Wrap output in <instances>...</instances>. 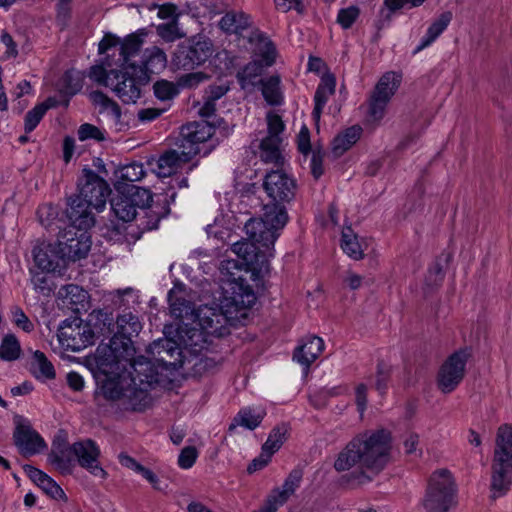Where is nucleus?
Returning <instances> with one entry per match:
<instances>
[{
  "mask_svg": "<svg viewBox=\"0 0 512 512\" xmlns=\"http://www.w3.org/2000/svg\"><path fill=\"white\" fill-rule=\"evenodd\" d=\"M401 84V76L387 72L381 76L368 99V116L379 122L383 119L386 108Z\"/></svg>",
  "mask_w": 512,
  "mask_h": 512,
  "instance_id": "11",
  "label": "nucleus"
},
{
  "mask_svg": "<svg viewBox=\"0 0 512 512\" xmlns=\"http://www.w3.org/2000/svg\"><path fill=\"white\" fill-rule=\"evenodd\" d=\"M493 460L512 462V426L501 425L497 430Z\"/></svg>",
  "mask_w": 512,
  "mask_h": 512,
  "instance_id": "26",
  "label": "nucleus"
},
{
  "mask_svg": "<svg viewBox=\"0 0 512 512\" xmlns=\"http://www.w3.org/2000/svg\"><path fill=\"white\" fill-rule=\"evenodd\" d=\"M55 105V101L52 98L47 99L44 103L36 105L33 109L27 112L25 115V131L31 132L33 131L47 110Z\"/></svg>",
  "mask_w": 512,
  "mask_h": 512,
  "instance_id": "43",
  "label": "nucleus"
},
{
  "mask_svg": "<svg viewBox=\"0 0 512 512\" xmlns=\"http://www.w3.org/2000/svg\"><path fill=\"white\" fill-rule=\"evenodd\" d=\"M78 139L80 141L95 140L101 142L105 140V133L97 126L90 123H84L78 128Z\"/></svg>",
  "mask_w": 512,
  "mask_h": 512,
  "instance_id": "51",
  "label": "nucleus"
},
{
  "mask_svg": "<svg viewBox=\"0 0 512 512\" xmlns=\"http://www.w3.org/2000/svg\"><path fill=\"white\" fill-rule=\"evenodd\" d=\"M453 18L452 12H443L436 20H434L427 29L426 35L421 39L420 44L416 47L413 54H417L424 48L431 45L448 27Z\"/></svg>",
  "mask_w": 512,
  "mask_h": 512,
  "instance_id": "27",
  "label": "nucleus"
},
{
  "mask_svg": "<svg viewBox=\"0 0 512 512\" xmlns=\"http://www.w3.org/2000/svg\"><path fill=\"white\" fill-rule=\"evenodd\" d=\"M30 371L37 379H54L55 369L45 354L39 350L35 351L30 363Z\"/></svg>",
  "mask_w": 512,
  "mask_h": 512,
  "instance_id": "38",
  "label": "nucleus"
},
{
  "mask_svg": "<svg viewBox=\"0 0 512 512\" xmlns=\"http://www.w3.org/2000/svg\"><path fill=\"white\" fill-rule=\"evenodd\" d=\"M306 0H274L276 9L280 12L287 13L290 10H295L297 13H304Z\"/></svg>",
  "mask_w": 512,
  "mask_h": 512,
  "instance_id": "57",
  "label": "nucleus"
},
{
  "mask_svg": "<svg viewBox=\"0 0 512 512\" xmlns=\"http://www.w3.org/2000/svg\"><path fill=\"white\" fill-rule=\"evenodd\" d=\"M21 353L20 343L17 338L12 335H6L0 345V358L5 361H14L19 358Z\"/></svg>",
  "mask_w": 512,
  "mask_h": 512,
  "instance_id": "46",
  "label": "nucleus"
},
{
  "mask_svg": "<svg viewBox=\"0 0 512 512\" xmlns=\"http://www.w3.org/2000/svg\"><path fill=\"white\" fill-rule=\"evenodd\" d=\"M232 280L235 281L232 297L235 305L242 308L252 307L256 301V296L252 287L247 283H244V280L241 277H238L237 279L233 277Z\"/></svg>",
  "mask_w": 512,
  "mask_h": 512,
  "instance_id": "39",
  "label": "nucleus"
},
{
  "mask_svg": "<svg viewBox=\"0 0 512 512\" xmlns=\"http://www.w3.org/2000/svg\"><path fill=\"white\" fill-rule=\"evenodd\" d=\"M490 489L493 498L505 495L512 484V462L492 461Z\"/></svg>",
  "mask_w": 512,
  "mask_h": 512,
  "instance_id": "21",
  "label": "nucleus"
},
{
  "mask_svg": "<svg viewBox=\"0 0 512 512\" xmlns=\"http://www.w3.org/2000/svg\"><path fill=\"white\" fill-rule=\"evenodd\" d=\"M72 453L76 456L78 464L86 469L93 476L106 479L107 472L101 467L99 462L100 449L97 444L91 440L75 442L71 445Z\"/></svg>",
  "mask_w": 512,
  "mask_h": 512,
  "instance_id": "16",
  "label": "nucleus"
},
{
  "mask_svg": "<svg viewBox=\"0 0 512 512\" xmlns=\"http://www.w3.org/2000/svg\"><path fill=\"white\" fill-rule=\"evenodd\" d=\"M197 456V449L194 446H187L181 450L178 465L183 469H189L194 465Z\"/></svg>",
  "mask_w": 512,
  "mask_h": 512,
  "instance_id": "58",
  "label": "nucleus"
},
{
  "mask_svg": "<svg viewBox=\"0 0 512 512\" xmlns=\"http://www.w3.org/2000/svg\"><path fill=\"white\" fill-rule=\"evenodd\" d=\"M303 479V470L294 468L286 477L282 488L272 490L261 508L255 512H276L278 507L284 505L300 487Z\"/></svg>",
  "mask_w": 512,
  "mask_h": 512,
  "instance_id": "17",
  "label": "nucleus"
},
{
  "mask_svg": "<svg viewBox=\"0 0 512 512\" xmlns=\"http://www.w3.org/2000/svg\"><path fill=\"white\" fill-rule=\"evenodd\" d=\"M266 119L268 129V134L266 137L282 139L280 134L284 131L285 125L281 117L278 114L269 112L266 116Z\"/></svg>",
  "mask_w": 512,
  "mask_h": 512,
  "instance_id": "53",
  "label": "nucleus"
},
{
  "mask_svg": "<svg viewBox=\"0 0 512 512\" xmlns=\"http://www.w3.org/2000/svg\"><path fill=\"white\" fill-rule=\"evenodd\" d=\"M335 92V79L333 77H327L322 79L321 83L318 85L314 101L315 107L312 112L313 118L318 121L320 119L322 110L326 105L329 97L333 95Z\"/></svg>",
  "mask_w": 512,
  "mask_h": 512,
  "instance_id": "33",
  "label": "nucleus"
},
{
  "mask_svg": "<svg viewBox=\"0 0 512 512\" xmlns=\"http://www.w3.org/2000/svg\"><path fill=\"white\" fill-rule=\"evenodd\" d=\"M287 432L288 429L285 424L273 428L268 436V439L262 446L263 450L273 455L281 448L285 442Z\"/></svg>",
  "mask_w": 512,
  "mask_h": 512,
  "instance_id": "45",
  "label": "nucleus"
},
{
  "mask_svg": "<svg viewBox=\"0 0 512 512\" xmlns=\"http://www.w3.org/2000/svg\"><path fill=\"white\" fill-rule=\"evenodd\" d=\"M247 236L250 241H238L231 246L232 252L238 256L241 262L235 260L222 261L220 266L222 273L233 275V269H241L243 266L253 270L261 269L260 263L264 254L274 246L275 242L266 246L262 242L253 239L250 235L247 234Z\"/></svg>",
  "mask_w": 512,
  "mask_h": 512,
  "instance_id": "8",
  "label": "nucleus"
},
{
  "mask_svg": "<svg viewBox=\"0 0 512 512\" xmlns=\"http://www.w3.org/2000/svg\"><path fill=\"white\" fill-rule=\"evenodd\" d=\"M444 279V271L442 265L436 261L428 270V274L426 276V284L428 286L434 287L441 284Z\"/></svg>",
  "mask_w": 512,
  "mask_h": 512,
  "instance_id": "61",
  "label": "nucleus"
},
{
  "mask_svg": "<svg viewBox=\"0 0 512 512\" xmlns=\"http://www.w3.org/2000/svg\"><path fill=\"white\" fill-rule=\"evenodd\" d=\"M263 189L271 199V203L263 206V214L260 218L249 219L244 229L253 239L269 246L276 241L279 231L288 221L285 204L295 198L297 183L283 170L277 169L266 174Z\"/></svg>",
  "mask_w": 512,
  "mask_h": 512,
  "instance_id": "3",
  "label": "nucleus"
},
{
  "mask_svg": "<svg viewBox=\"0 0 512 512\" xmlns=\"http://www.w3.org/2000/svg\"><path fill=\"white\" fill-rule=\"evenodd\" d=\"M13 421L15 424L13 441L21 455L32 456L40 453L46 447L44 439L33 429L28 419L21 415H15Z\"/></svg>",
  "mask_w": 512,
  "mask_h": 512,
  "instance_id": "15",
  "label": "nucleus"
},
{
  "mask_svg": "<svg viewBox=\"0 0 512 512\" xmlns=\"http://www.w3.org/2000/svg\"><path fill=\"white\" fill-rule=\"evenodd\" d=\"M66 297L70 298L71 303H79L85 301L87 292L77 285H68L65 287Z\"/></svg>",
  "mask_w": 512,
  "mask_h": 512,
  "instance_id": "63",
  "label": "nucleus"
},
{
  "mask_svg": "<svg viewBox=\"0 0 512 512\" xmlns=\"http://www.w3.org/2000/svg\"><path fill=\"white\" fill-rule=\"evenodd\" d=\"M72 453L71 446L67 444L55 443L52 446L51 452L48 454L47 460L55 469L62 474L71 473L72 461L70 454Z\"/></svg>",
  "mask_w": 512,
  "mask_h": 512,
  "instance_id": "28",
  "label": "nucleus"
},
{
  "mask_svg": "<svg viewBox=\"0 0 512 512\" xmlns=\"http://www.w3.org/2000/svg\"><path fill=\"white\" fill-rule=\"evenodd\" d=\"M142 43V39L136 34H130L121 42L119 54L122 67L131 68V65H136L132 59L139 54Z\"/></svg>",
  "mask_w": 512,
  "mask_h": 512,
  "instance_id": "36",
  "label": "nucleus"
},
{
  "mask_svg": "<svg viewBox=\"0 0 512 512\" xmlns=\"http://www.w3.org/2000/svg\"><path fill=\"white\" fill-rule=\"evenodd\" d=\"M341 247L348 256L355 260H359L363 257L361 245L356 235H354L349 228L342 231Z\"/></svg>",
  "mask_w": 512,
  "mask_h": 512,
  "instance_id": "44",
  "label": "nucleus"
},
{
  "mask_svg": "<svg viewBox=\"0 0 512 512\" xmlns=\"http://www.w3.org/2000/svg\"><path fill=\"white\" fill-rule=\"evenodd\" d=\"M362 129L359 126L347 128L343 133L336 136L332 142V151L339 157L350 149L360 138Z\"/></svg>",
  "mask_w": 512,
  "mask_h": 512,
  "instance_id": "34",
  "label": "nucleus"
},
{
  "mask_svg": "<svg viewBox=\"0 0 512 512\" xmlns=\"http://www.w3.org/2000/svg\"><path fill=\"white\" fill-rule=\"evenodd\" d=\"M123 193L129 198L133 206L137 209H145L152 202V193L150 190L136 185H127Z\"/></svg>",
  "mask_w": 512,
  "mask_h": 512,
  "instance_id": "41",
  "label": "nucleus"
},
{
  "mask_svg": "<svg viewBox=\"0 0 512 512\" xmlns=\"http://www.w3.org/2000/svg\"><path fill=\"white\" fill-rule=\"evenodd\" d=\"M282 139L264 137L259 145V157L265 163L282 165L283 156L280 150Z\"/></svg>",
  "mask_w": 512,
  "mask_h": 512,
  "instance_id": "30",
  "label": "nucleus"
},
{
  "mask_svg": "<svg viewBox=\"0 0 512 512\" xmlns=\"http://www.w3.org/2000/svg\"><path fill=\"white\" fill-rule=\"evenodd\" d=\"M116 327V331L123 335H128L130 337L136 336L142 329L141 322L138 317L134 315L132 312H123L122 314L117 316L116 323L111 324L110 327ZM109 332H114V329L108 330Z\"/></svg>",
  "mask_w": 512,
  "mask_h": 512,
  "instance_id": "37",
  "label": "nucleus"
},
{
  "mask_svg": "<svg viewBox=\"0 0 512 512\" xmlns=\"http://www.w3.org/2000/svg\"><path fill=\"white\" fill-rule=\"evenodd\" d=\"M425 0H384V5L390 12L400 9H410L422 5Z\"/></svg>",
  "mask_w": 512,
  "mask_h": 512,
  "instance_id": "62",
  "label": "nucleus"
},
{
  "mask_svg": "<svg viewBox=\"0 0 512 512\" xmlns=\"http://www.w3.org/2000/svg\"><path fill=\"white\" fill-rule=\"evenodd\" d=\"M119 194L114 196L111 201V210L115 217L123 222H130L135 219L137 212L131 200L125 196L121 187L117 188Z\"/></svg>",
  "mask_w": 512,
  "mask_h": 512,
  "instance_id": "29",
  "label": "nucleus"
},
{
  "mask_svg": "<svg viewBox=\"0 0 512 512\" xmlns=\"http://www.w3.org/2000/svg\"><path fill=\"white\" fill-rule=\"evenodd\" d=\"M92 103L99 107L100 114H106L117 124L121 118L120 106L101 91H93L89 95Z\"/></svg>",
  "mask_w": 512,
  "mask_h": 512,
  "instance_id": "32",
  "label": "nucleus"
},
{
  "mask_svg": "<svg viewBox=\"0 0 512 512\" xmlns=\"http://www.w3.org/2000/svg\"><path fill=\"white\" fill-rule=\"evenodd\" d=\"M212 41L204 35H195L178 46L173 63L178 69L193 70L204 64L213 54Z\"/></svg>",
  "mask_w": 512,
  "mask_h": 512,
  "instance_id": "9",
  "label": "nucleus"
},
{
  "mask_svg": "<svg viewBox=\"0 0 512 512\" xmlns=\"http://www.w3.org/2000/svg\"><path fill=\"white\" fill-rule=\"evenodd\" d=\"M37 214L42 225L49 229L52 227L58 213L52 205H44L39 207Z\"/></svg>",
  "mask_w": 512,
  "mask_h": 512,
  "instance_id": "60",
  "label": "nucleus"
},
{
  "mask_svg": "<svg viewBox=\"0 0 512 512\" xmlns=\"http://www.w3.org/2000/svg\"><path fill=\"white\" fill-rule=\"evenodd\" d=\"M298 149L304 155L311 151L310 132L306 126H303L298 134Z\"/></svg>",
  "mask_w": 512,
  "mask_h": 512,
  "instance_id": "64",
  "label": "nucleus"
},
{
  "mask_svg": "<svg viewBox=\"0 0 512 512\" xmlns=\"http://www.w3.org/2000/svg\"><path fill=\"white\" fill-rule=\"evenodd\" d=\"M111 189L108 183L93 170L85 168L78 179V195L97 211L105 205Z\"/></svg>",
  "mask_w": 512,
  "mask_h": 512,
  "instance_id": "14",
  "label": "nucleus"
},
{
  "mask_svg": "<svg viewBox=\"0 0 512 512\" xmlns=\"http://www.w3.org/2000/svg\"><path fill=\"white\" fill-rule=\"evenodd\" d=\"M116 69L107 70L102 65H95L90 68L89 77L100 85L109 87V77L115 75Z\"/></svg>",
  "mask_w": 512,
  "mask_h": 512,
  "instance_id": "54",
  "label": "nucleus"
},
{
  "mask_svg": "<svg viewBox=\"0 0 512 512\" xmlns=\"http://www.w3.org/2000/svg\"><path fill=\"white\" fill-rule=\"evenodd\" d=\"M154 94L161 101H168L176 97L179 93L177 84L167 80H159L153 85Z\"/></svg>",
  "mask_w": 512,
  "mask_h": 512,
  "instance_id": "48",
  "label": "nucleus"
},
{
  "mask_svg": "<svg viewBox=\"0 0 512 512\" xmlns=\"http://www.w3.org/2000/svg\"><path fill=\"white\" fill-rule=\"evenodd\" d=\"M33 258L35 264L43 271H55L59 266L58 258L60 257L55 254V249L51 246L35 247L33 249Z\"/></svg>",
  "mask_w": 512,
  "mask_h": 512,
  "instance_id": "40",
  "label": "nucleus"
},
{
  "mask_svg": "<svg viewBox=\"0 0 512 512\" xmlns=\"http://www.w3.org/2000/svg\"><path fill=\"white\" fill-rule=\"evenodd\" d=\"M167 64L166 54L160 48L154 46L145 50L141 65L137 66V72L142 77H146V83L149 80L148 74H157L165 69Z\"/></svg>",
  "mask_w": 512,
  "mask_h": 512,
  "instance_id": "22",
  "label": "nucleus"
},
{
  "mask_svg": "<svg viewBox=\"0 0 512 512\" xmlns=\"http://www.w3.org/2000/svg\"><path fill=\"white\" fill-rule=\"evenodd\" d=\"M11 316L12 322L23 331L31 332L34 329L33 323L29 320V318L20 307L14 306L11 309Z\"/></svg>",
  "mask_w": 512,
  "mask_h": 512,
  "instance_id": "55",
  "label": "nucleus"
},
{
  "mask_svg": "<svg viewBox=\"0 0 512 512\" xmlns=\"http://www.w3.org/2000/svg\"><path fill=\"white\" fill-rule=\"evenodd\" d=\"M250 42L257 41V49L261 54L262 60L249 62L241 71L237 73L238 82L243 89L249 86H255L261 83L260 79L264 67L271 66L275 61L276 49L274 44L262 33L256 31L249 37Z\"/></svg>",
  "mask_w": 512,
  "mask_h": 512,
  "instance_id": "6",
  "label": "nucleus"
},
{
  "mask_svg": "<svg viewBox=\"0 0 512 512\" xmlns=\"http://www.w3.org/2000/svg\"><path fill=\"white\" fill-rule=\"evenodd\" d=\"M181 139L177 142L179 148L194 150L195 156L200 153L199 144L207 141L212 133L211 127L201 122H191L181 128Z\"/></svg>",
  "mask_w": 512,
  "mask_h": 512,
  "instance_id": "20",
  "label": "nucleus"
},
{
  "mask_svg": "<svg viewBox=\"0 0 512 512\" xmlns=\"http://www.w3.org/2000/svg\"><path fill=\"white\" fill-rule=\"evenodd\" d=\"M470 357V349L463 348L452 353L443 362L437 375V386L441 392L451 393L459 386L464 379Z\"/></svg>",
  "mask_w": 512,
  "mask_h": 512,
  "instance_id": "10",
  "label": "nucleus"
},
{
  "mask_svg": "<svg viewBox=\"0 0 512 512\" xmlns=\"http://www.w3.org/2000/svg\"><path fill=\"white\" fill-rule=\"evenodd\" d=\"M109 88L124 103H135L141 96V87L146 84V77L140 76L136 65L122 67L115 75L109 77Z\"/></svg>",
  "mask_w": 512,
  "mask_h": 512,
  "instance_id": "13",
  "label": "nucleus"
},
{
  "mask_svg": "<svg viewBox=\"0 0 512 512\" xmlns=\"http://www.w3.org/2000/svg\"><path fill=\"white\" fill-rule=\"evenodd\" d=\"M210 76L204 72H192L180 76L177 80L178 88L192 89L197 87L200 83L207 81Z\"/></svg>",
  "mask_w": 512,
  "mask_h": 512,
  "instance_id": "50",
  "label": "nucleus"
},
{
  "mask_svg": "<svg viewBox=\"0 0 512 512\" xmlns=\"http://www.w3.org/2000/svg\"><path fill=\"white\" fill-rule=\"evenodd\" d=\"M360 10L357 6H349L340 9L337 15V23L343 29H349L359 17Z\"/></svg>",
  "mask_w": 512,
  "mask_h": 512,
  "instance_id": "52",
  "label": "nucleus"
},
{
  "mask_svg": "<svg viewBox=\"0 0 512 512\" xmlns=\"http://www.w3.org/2000/svg\"><path fill=\"white\" fill-rule=\"evenodd\" d=\"M391 436L385 429L368 430L354 437L338 454L334 468L338 472L355 465L360 470L346 476L347 482L356 485L369 483L380 473L390 460Z\"/></svg>",
  "mask_w": 512,
  "mask_h": 512,
  "instance_id": "2",
  "label": "nucleus"
},
{
  "mask_svg": "<svg viewBox=\"0 0 512 512\" xmlns=\"http://www.w3.org/2000/svg\"><path fill=\"white\" fill-rule=\"evenodd\" d=\"M390 377L391 366L385 363L384 361H379L376 367L374 387L381 395H384L386 393Z\"/></svg>",
  "mask_w": 512,
  "mask_h": 512,
  "instance_id": "47",
  "label": "nucleus"
},
{
  "mask_svg": "<svg viewBox=\"0 0 512 512\" xmlns=\"http://www.w3.org/2000/svg\"><path fill=\"white\" fill-rule=\"evenodd\" d=\"M39 487L54 499H61L65 496L63 489L48 475Z\"/></svg>",
  "mask_w": 512,
  "mask_h": 512,
  "instance_id": "59",
  "label": "nucleus"
},
{
  "mask_svg": "<svg viewBox=\"0 0 512 512\" xmlns=\"http://www.w3.org/2000/svg\"><path fill=\"white\" fill-rule=\"evenodd\" d=\"M71 0H59L57 4L56 21L64 29L71 17Z\"/></svg>",
  "mask_w": 512,
  "mask_h": 512,
  "instance_id": "56",
  "label": "nucleus"
},
{
  "mask_svg": "<svg viewBox=\"0 0 512 512\" xmlns=\"http://www.w3.org/2000/svg\"><path fill=\"white\" fill-rule=\"evenodd\" d=\"M219 26L226 33L241 35L250 26L249 16L242 12H228L221 18Z\"/></svg>",
  "mask_w": 512,
  "mask_h": 512,
  "instance_id": "35",
  "label": "nucleus"
},
{
  "mask_svg": "<svg viewBox=\"0 0 512 512\" xmlns=\"http://www.w3.org/2000/svg\"><path fill=\"white\" fill-rule=\"evenodd\" d=\"M193 322H197L200 331L193 330L189 337L191 342L186 343L193 347L195 352L200 351L203 346L199 344V339L203 338V334L207 336L223 337L230 333L229 318L218 307L205 306L197 310L196 317Z\"/></svg>",
  "mask_w": 512,
  "mask_h": 512,
  "instance_id": "7",
  "label": "nucleus"
},
{
  "mask_svg": "<svg viewBox=\"0 0 512 512\" xmlns=\"http://www.w3.org/2000/svg\"><path fill=\"white\" fill-rule=\"evenodd\" d=\"M194 156V150H185L177 146V149H169L160 155L154 171L159 177H169L190 162Z\"/></svg>",
  "mask_w": 512,
  "mask_h": 512,
  "instance_id": "18",
  "label": "nucleus"
},
{
  "mask_svg": "<svg viewBox=\"0 0 512 512\" xmlns=\"http://www.w3.org/2000/svg\"><path fill=\"white\" fill-rule=\"evenodd\" d=\"M113 316L105 310H93L89 314V321L83 322L79 318L66 319L58 329V339L62 346L73 352L81 351L89 345L94 344L95 332L91 325L97 326L100 330L107 327L110 330Z\"/></svg>",
  "mask_w": 512,
  "mask_h": 512,
  "instance_id": "4",
  "label": "nucleus"
},
{
  "mask_svg": "<svg viewBox=\"0 0 512 512\" xmlns=\"http://www.w3.org/2000/svg\"><path fill=\"white\" fill-rule=\"evenodd\" d=\"M455 482L447 469L435 471L429 480L423 506L426 512H449L455 505Z\"/></svg>",
  "mask_w": 512,
  "mask_h": 512,
  "instance_id": "5",
  "label": "nucleus"
},
{
  "mask_svg": "<svg viewBox=\"0 0 512 512\" xmlns=\"http://www.w3.org/2000/svg\"><path fill=\"white\" fill-rule=\"evenodd\" d=\"M132 337L115 331L108 344L96 350V363L105 376L99 382L96 400L116 403L126 411H143L151 404L150 390L159 383L157 368L144 356L133 358Z\"/></svg>",
  "mask_w": 512,
  "mask_h": 512,
  "instance_id": "1",
  "label": "nucleus"
},
{
  "mask_svg": "<svg viewBox=\"0 0 512 512\" xmlns=\"http://www.w3.org/2000/svg\"><path fill=\"white\" fill-rule=\"evenodd\" d=\"M262 95L268 104L277 106L283 102V96L280 91V78L271 76L267 80L262 81Z\"/></svg>",
  "mask_w": 512,
  "mask_h": 512,
  "instance_id": "42",
  "label": "nucleus"
},
{
  "mask_svg": "<svg viewBox=\"0 0 512 512\" xmlns=\"http://www.w3.org/2000/svg\"><path fill=\"white\" fill-rule=\"evenodd\" d=\"M91 248L87 229L67 227L58 235L57 254L60 259L76 261L85 258Z\"/></svg>",
  "mask_w": 512,
  "mask_h": 512,
  "instance_id": "12",
  "label": "nucleus"
},
{
  "mask_svg": "<svg viewBox=\"0 0 512 512\" xmlns=\"http://www.w3.org/2000/svg\"><path fill=\"white\" fill-rule=\"evenodd\" d=\"M266 413L264 410H255L252 408H243L234 417L233 422L229 426V431L234 430L237 426H242L249 430L257 428Z\"/></svg>",
  "mask_w": 512,
  "mask_h": 512,
  "instance_id": "31",
  "label": "nucleus"
},
{
  "mask_svg": "<svg viewBox=\"0 0 512 512\" xmlns=\"http://www.w3.org/2000/svg\"><path fill=\"white\" fill-rule=\"evenodd\" d=\"M67 204L66 215L71 223L69 227L89 229L94 225L95 219L92 213L94 208L87 201L76 194L68 199Z\"/></svg>",
  "mask_w": 512,
  "mask_h": 512,
  "instance_id": "19",
  "label": "nucleus"
},
{
  "mask_svg": "<svg viewBox=\"0 0 512 512\" xmlns=\"http://www.w3.org/2000/svg\"><path fill=\"white\" fill-rule=\"evenodd\" d=\"M174 345V340L172 339H158L151 343L148 348V352L153 356L154 362L151 361V364L157 368L159 377L161 376V371L167 370L170 367L175 368L176 362L171 361L167 357L164 356L165 350L172 351Z\"/></svg>",
  "mask_w": 512,
  "mask_h": 512,
  "instance_id": "25",
  "label": "nucleus"
},
{
  "mask_svg": "<svg viewBox=\"0 0 512 512\" xmlns=\"http://www.w3.org/2000/svg\"><path fill=\"white\" fill-rule=\"evenodd\" d=\"M323 349L324 342L320 337L309 336L304 340L302 345L297 347L293 358L305 367H309L317 359Z\"/></svg>",
  "mask_w": 512,
  "mask_h": 512,
  "instance_id": "24",
  "label": "nucleus"
},
{
  "mask_svg": "<svg viewBox=\"0 0 512 512\" xmlns=\"http://www.w3.org/2000/svg\"><path fill=\"white\" fill-rule=\"evenodd\" d=\"M119 174L122 181L136 182L140 181L146 175V172L142 163L133 162L121 167Z\"/></svg>",
  "mask_w": 512,
  "mask_h": 512,
  "instance_id": "49",
  "label": "nucleus"
},
{
  "mask_svg": "<svg viewBox=\"0 0 512 512\" xmlns=\"http://www.w3.org/2000/svg\"><path fill=\"white\" fill-rule=\"evenodd\" d=\"M180 288H173L168 293L170 313L177 319L194 321L197 311L191 301L185 299Z\"/></svg>",
  "mask_w": 512,
  "mask_h": 512,
  "instance_id": "23",
  "label": "nucleus"
}]
</instances>
